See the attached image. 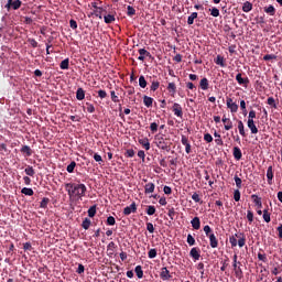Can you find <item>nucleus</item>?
Masks as SVG:
<instances>
[{"label":"nucleus","mask_w":282,"mask_h":282,"mask_svg":"<svg viewBox=\"0 0 282 282\" xmlns=\"http://www.w3.org/2000/svg\"><path fill=\"white\" fill-rule=\"evenodd\" d=\"M65 191L69 199H83L87 195V186L83 183H65Z\"/></svg>","instance_id":"f257e3e1"},{"label":"nucleus","mask_w":282,"mask_h":282,"mask_svg":"<svg viewBox=\"0 0 282 282\" xmlns=\"http://www.w3.org/2000/svg\"><path fill=\"white\" fill-rule=\"evenodd\" d=\"M229 243L231 245V248H237V245L239 248H243L246 246V234H235L229 237Z\"/></svg>","instance_id":"f03ea898"},{"label":"nucleus","mask_w":282,"mask_h":282,"mask_svg":"<svg viewBox=\"0 0 282 282\" xmlns=\"http://www.w3.org/2000/svg\"><path fill=\"white\" fill-rule=\"evenodd\" d=\"M226 106L227 109L230 110V113H237L239 111V105L230 97L226 98Z\"/></svg>","instance_id":"7ed1b4c3"},{"label":"nucleus","mask_w":282,"mask_h":282,"mask_svg":"<svg viewBox=\"0 0 282 282\" xmlns=\"http://www.w3.org/2000/svg\"><path fill=\"white\" fill-rule=\"evenodd\" d=\"M158 147L162 150V151H171V144L169 143V139H164V138H160L158 141Z\"/></svg>","instance_id":"20e7f679"},{"label":"nucleus","mask_w":282,"mask_h":282,"mask_svg":"<svg viewBox=\"0 0 282 282\" xmlns=\"http://www.w3.org/2000/svg\"><path fill=\"white\" fill-rule=\"evenodd\" d=\"M172 111H173L174 116H176V118H184V111L182 109V105L174 102V105L172 107Z\"/></svg>","instance_id":"39448f33"},{"label":"nucleus","mask_w":282,"mask_h":282,"mask_svg":"<svg viewBox=\"0 0 282 282\" xmlns=\"http://www.w3.org/2000/svg\"><path fill=\"white\" fill-rule=\"evenodd\" d=\"M236 80H237L238 85H241L242 87H248V85H250V79L248 78V76L242 77L241 73H238L236 75Z\"/></svg>","instance_id":"423d86ee"},{"label":"nucleus","mask_w":282,"mask_h":282,"mask_svg":"<svg viewBox=\"0 0 282 282\" xmlns=\"http://www.w3.org/2000/svg\"><path fill=\"white\" fill-rule=\"evenodd\" d=\"M131 213H138V205L135 204V202L131 203L130 206H127L123 209V215H126V216L131 215Z\"/></svg>","instance_id":"0eeeda50"},{"label":"nucleus","mask_w":282,"mask_h":282,"mask_svg":"<svg viewBox=\"0 0 282 282\" xmlns=\"http://www.w3.org/2000/svg\"><path fill=\"white\" fill-rule=\"evenodd\" d=\"M160 278L162 281H170L171 280V271L166 267L161 269Z\"/></svg>","instance_id":"6e6552de"},{"label":"nucleus","mask_w":282,"mask_h":282,"mask_svg":"<svg viewBox=\"0 0 282 282\" xmlns=\"http://www.w3.org/2000/svg\"><path fill=\"white\" fill-rule=\"evenodd\" d=\"M21 0H8L6 8H13V10H19V8H21Z\"/></svg>","instance_id":"1a4fd4ad"},{"label":"nucleus","mask_w":282,"mask_h":282,"mask_svg":"<svg viewBox=\"0 0 282 282\" xmlns=\"http://www.w3.org/2000/svg\"><path fill=\"white\" fill-rule=\"evenodd\" d=\"M209 239L210 248H218L219 247V240H217V236H215V232L207 236Z\"/></svg>","instance_id":"9d476101"},{"label":"nucleus","mask_w":282,"mask_h":282,"mask_svg":"<svg viewBox=\"0 0 282 282\" xmlns=\"http://www.w3.org/2000/svg\"><path fill=\"white\" fill-rule=\"evenodd\" d=\"M189 257H192L194 261H199V258L202 257L199 249L196 247L192 248L189 251Z\"/></svg>","instance_id":"9b49d317"},{"label":"nucleus","mask_w":282,"mask_h":282,"mask_svg":"<svg viewBox=\"0 0 282 282\" xmlns=\"http://www.w3.org/2000/svg\"><path fill=\"white\" fill-rule=\"evenodd\" d=\"M221 122L225 124V131H230V129H232V120L227 118L226 115L223 116Z\"/></svg>","instance_id":"f8f14e48"},{"label":"nucleus","mask_w":282,"mask_h":282,"mask_svg":"<svg viewBox=\"0 0 282 282\" xmlns=\"http://www.w3.org/2000/svg\"><path fill=\"white\" fill-rule=\"evenodd\" d=\"M20 152L24 155V158H31V155L34 153L30 145H22Z\"/></svg>","instance_id":"ddd939ff"},{"label":"nucleus","mask_w":282,"mask_h":282,"mask_svg":"<svg viewBox=\"0 0 282 282\" xmlns=\"http://www.w3.org/2000/svg\"><path fill=\"white\" fill-rule=\"evenodd\" d=\"M199 88L203 91H208V89L210 88V84L208 83V78L204 77V78L200 79Z\"/></svg>","instance_id":"4468645a"},{"label":"nucleus","mask_w":282,"mask_h":282,"mask_svg":"<svg viewBox=\"0 0 282 282\" xmlns=\"http://www.w3.org/2000/svg\"><path fill=\"white\" fill-rule=\"evenodd\" d=\"M139 54L140 56L138 57V61H144L145 57L151 58V53L145 48H140Z\"/></svg>","instance_id":"2eb2a0df"},{"label":"nucleus","mask_w":282,"mask_h":282,"mask_svg":"<svg viewBox=\"0 0 282 282\" xmlns=\"http://www.w3.org/2000/svg\"><path fill=\"white\" fill-rule=\"evenodd\" d=\"M192 224V228H194V230H199L202 228V220H199V217H194L191 220Z\"/></svg>","instance_id":"dca6fc26"},{"label":"nucleus","mask_w":282,"mask_h":282,"mask_svg":"<svg viewBox=\"0 0 282 282\" xmlns=\"http://www.w3.org/2000/svg\"><path fill=\"white\" fill-rule=\"evenodd\" d=\"M144 193L145 195H151V193H155V184L147 183L144 186Z\"/></svg>","instance_id":"f3484780"},{"label":"nucleus","mask_w":282,"mask_h":282,"mask_svg":"<svg viewBox=\"0 0 282 282\" xmlns=\"http://www.w3.org/2000/svg\"><path fill=\"white\" fill-rule=\"evenodd\" d=\"M247 127L250 129L251 133L256 135V133H259V128H257V124H254V121H247Z\"/></svg>","instance_id":"a211bd4d"},{"label":"nucleus","mask_w":282,"mask_h":282,"mask_svg":"<svg viewBox=\"0 0 282 282\" xmlns=\"http://www.w3.org/2000/svg\"><path fill=\"white\" fill-rule=\"evenodd\" d=\"M267 180L268 184H272V180H274V171L272 169V165H270L267 170Z\"/></svg>","instance_id":"6ab92c4d"},{"label":"nucleus","mask_w":282,"mask_h":282,"mask_svg":"<svg viewBox=\"0 0 282 282\" xmlns=\"http://www.w3.org/2000/svg\"><path fill=\"white\" fill-rule=\"evenodd\" d=\"M139 144H141V147L145 149V151H149L151 149V142H149V139L147 138L139 139Z\"/></svg>","instance_id":"aec40b11"},{"label":"nucleus","mask_w":282,"mask_h":282,"mask_svg":"<svg viewBox=\"0 0 282 282\" xmlns=\"http://www.w3.org/2000/svg\"><path fill=\"white\" fill-rule=\"evenodd\" d=\"M232 155L235 160H238V161L241 160V158H243V153H241V149L239 147L234 148Z\"/></svg>","instance_id":"412c9836"},{"label":"nucleus","mask_w":282,"mask_h":282,"mask_svg":"<svg viewBox=\"0 0 282 282\" xmlns=\"http://www.w3.org/2000/svg\"><path fill=\"white\" fill-rule=\"evenodd\" d=\"M167 91L171 94V96H175V94H177V86L175 83H169Z\"/></svg>","instance_id":"4be33fe9"},{"label":"nucleus","mask_w":282,"mask_h":282,"mask_svg":"<svg viewBox=\"0 0 282 282\" xmlns=\"http://www.w3.org/2000/svg\"><path fill=\"white\" fill-rule=\"evenodd\" d=\"M215 63H216V65H219L220 67H226V59L221 55H217Z\"/></svg>","instance_id":"5701e85b"},{"label":"nucleus","mask_w":282,"mask_h":282,"mask_svg":"<svg viewBox=\"0 0 282 282\" xmlns=\"http://www.w3.org/2000/svg\"><path fill=\"white\" fill-rule=\"evenodd\" d=\"M238 130L240 135H242V138H246V127L243 126V121L238 120Z\"/></svg>","instance_id":"b1692460"},{"label":"nucleus","mask_w":282,"mask_h":282,"mask_svg":"<svg viewBox=\"0 0 282 282\" xmlns=\"http://www.w3.org/2000/svg\"><path fill=\"white\" fill-rule=\"evenodd\" d=\"M264 12L270 14V17H274V14H276V9L274 6L270 4L269 7L264 8Z\"/></svg>","instance_id":"393cba45"},{"label":"nucleus","mask_w":282,"mask_h":282,"mask_svg":"<svg viewBox=\"0 0 282 282\" xmlns=\"http://www.w3.org/2000/svg\"><path fill=\"white\" fill-rule=\"evenodd\" d=\"M215 142L218 147H224V140H221V134H218L217 131L214 132Z\"/></svg>","instance_id":"a878e982"},{"label":"nucleus","mask_w":282,"mask_h":282,"mask_svg":"<svg viewBox=\"0 0 282 282\" xmlns=\"http://www.w3.org/2000/svg\"><path fill=\"white\" fill-rule=\"evenodd\" d=\"M143 104L149 108L153 107V98L147 95L143 96Z\"/></svg>","instance_id":"bb28decb"},{"label":"nucleus","mask_w":282,"mask_h":282,"mask_svg":"<svg viewBox=\"0 0 282 282\" xmlns=\"http://www.w3.org/2000/svg\"><path fill=\"white\" fill-rule=\"evenodd\" d=\"M25 175H29V177H34V175H36V172L34 171V167L32 166H26V169L24 170Z\"/></svg>","instance_id":"cd10ccee"},{"label":"nucleus","mask_w":282,"mask_h":282,"mask_svg":"<svg viewBox=\"0 0 282 282\" xmlns=\"http://www.w3.org/2000/svg\"><path fill=\"white\" fill-rule=\"evenodd\" d=\"M134 272L138 279H142L144 276V271L142 270V265H137Z\"/></svg>","instance_id":"c85d7f7f"},{"label":"nucleus","mask_w":282,"mask_h":282,"mask_svg":"<svg viewBox=\"0 0 282 282\" xmlns=\"http://www.w3.org/2000/svg\"><path fill=\"white\" fill-rule=\"evenodd\" d=\"M22 195H26L29 197H32V195H34V189L30 188V187H24L21 189Z\"/></svg>","instance_id":"c756f323"},{"label":"nucleus","mask_w":282,"mask_h":282,"mask_svg":"<svg viewBox=\"0 0 282 282\" xmlns=\"http://www.w3.org/2000/svg\"><path fill=\"white\" fill-rule=\"evenodd\" d=\"M77 100H85V90L83 88H78L76 91Z\"/></svg>","instance_id":"7c9ffc66"},{"label":"nucleus","mask_w":282,"mask_h":282,"mask_svg":"<svg viewBox=\"0 0 282 282\" xmlns=\"http://www.w3.org/2000/svg\"><path fill=\"white\" fill-rule=\"evenodd\" d=\"M104 21L107 24H111L113 21H116V17L113 14H107L104 17Z\"/></svg>","instance_id":"2f4dec72"},{"label":"nucleus","mask_w":282,"mask_h":282,"mask_svg":"<svg viewBox=\"0 0 282 282\" xmlns=\"http://www.w3.org/2000/svg\"><path fill=\"white\" fill-rule=\"evenodd\" d=\"M198 14L197 12H193L188 18H187V25H193L195 23V19H197Z\"/></svg>","instance_id":"473e14b6"},{"label":"nucleus","mask_w":282,"mask_h":282,"mask_svg":"<svg viewBox=\"0 0 282 282\" xmlns=\"http://www.w3.org/2000/svg\"><path fill=\"white\" fill-rule=\"evenodd\" d=\"M167 216L170 217V219L173 221V219H175V207H167Z\"/></svg>","instance_id":"72a5a7b5"},{"label":"nucleus","mask_w":282,"mask_h":282,"mask_svg":"<svg viewBox=\"0 0 282 282\" xmlns=\"http://www.w3.org/2000/svg\"><path fill=\"white\" fill-rule=\"evenodd\" d=\"M89 226H91V220L89 218H85L82 223V228H84V230H89Z\"/></svg>","instance_id":"f704fd0d"},{"label":"nucleus","mask_w":282,"mask_h":282,"mask_svg":"<svg viewBox=\"0 0 282 282\" xmlns=\"http://www.w3.org/2000/svg\"><path fill=\"white\" fill-rule=\"evenodd\" d=\"M252 10V4L250 1H246L242 6V11L243 12H251Z\"/></svg>","instance_id":"c9c22d12"},{"label":"nucleus","mask_w":282,"mask_h":282,"mask_svg":"<svg viewBox=\"0 0 282 282\" xmlns=\"http://www.w3.org/2000/svg\"><path fill=\"white\" fill-rule=\"evenodd\" d=\"M61 69H69V58H65L59 64Z\"/></svg>","instance_id":"e433bc0d"},{"label":"nucleus","mask_w":282,"mask_h":282,"mask_svg":"<svg viewBox=\"0 0 282 282\" xmlns=\"http://www.w3.org/2000/svg\"><path fill=\"white\" fill-rule=\"evenodd\" d=\"M234 271L236 279H241L243 276V270H241V267H237Z\"/></svg>","instance_id":"4c0bfd02"},{"label":"nucleus","mask_w":282,"mask_h":282,"mask_svg":"<svg viewBox=\"0 0 282 282\" xmlns=\"http://www.w3.org/2000/svg\"><path fill=\"white\" fill-rule=\"evenodd\" d=\"M151 91H158L160 89V82L158 80H152L151 86H150Z\"/></svg>","instance_id":"58836bf2"},{"label":"nucleus","mask_w":282,"mask_h":282,"mask_svg":"<svg viewBox=\"0 0 282 282\" xmlns=\"http://www.w3.org/2000/svg\"><path fill=\"white\" fill-rule=\"evenodd\" d=\"M139 87H141V89H145L147 87V79L144 78V75L139 77Z\"/></svg>","instance_id":"ea45409f"},{"label":"nucleus","mask_w":282,"mask_h":282,"mask_svg":"<svg viewBox=\"0 0 282 282\" xmlns=\"http://www.w3.org/2000/svg\"><path fill=\"white\" fill-rule=\"evenodd\" d=\"M240 109L242 111V116H248V109L246 108V100H240Z\"/></svg>","instance_id":"a19ab883"},{"label":"nucleus","mask_w":282,"mask_h":282,"mask_svg":"<svg viewBox=\"0 0 282 282\" xmlns=\"http://www.w3.org/2000/svg\"><path fill=\"white\" fill-rule=\"evenodd\" d=\"M267 104L270 106V107H273V109H276V100L274 99V97H269L267 99Z\"/></svg>","instance_id":"79ce46f5"},{"label":"nucleus","mask_w":282,"mask_h":282,"mask_svg":"<svg viewBox=\"0 0 282 282\" xmlns=\"http://www.w3.org/2000/svg\"><path fill=\"white\" fill-rule=\"evenodd\" d=\"M86 109L88 113H95L96 112V107H94V104L86 102Z\"/></svg>","instance_id":"37998d69"},{"label":"nucleus","mask_w":282,"mask_h":282,"mask_svg":"<svg viewBox=\"0 0 282 282\" xmlns=\"http://www.w3.org/2000/svg\"><path fill=\"white\" fill-rule=\"evenodd\" d=\"M192 199L196 203V204H203L204 202H202V197H199V195L197 194V192H195L192 195Z\"/></svg>","instance_id":"c03bdc74"},{"label":"nucleus","mask_w":282,"mask_h":282,"mask_svg":"<svg viewBox=\"0 0 282 282\" xmlns=\"http://www.w3.org/2000/svg\"><path fill=\"white\" fill-rule=\"evenodd\" d=\"M203 230H204L206 237H209L210 235L214 234L213 228H210V226H208V225H206V226L203 228Z\"/></svg>","instance_id":"a18cd8bd"},{"label":"nucleus","mask_w":282,"mask_h":282,"mask_svg":"<svg viewBox=\"0 0 282 282\" xmlns=\"http://www.w3.org/2000/svg\"><path fill=\"white\" fill-rule=\"evenodd\" d=\"M247 219L249 224H252V221H254V213H252V210H247Z\"/></svg>","instance_id":"49530a36"},{"label":"nucleus","mask_w":282,"mask_h":282,"mask_svg":"<svg viewBox=\"0 0 282 282\" xmlns=\"http://www.w3.org/2000/svg\"><path fill=\"white\" fill-rule=\"evenodd\" d=\"M74 169H76L75 161L70 162V164L67 165L66 171L67 173H74Z\"/></svg>","instance_id":"de8ad7c7"},{"label":"nucleus","mask_w":282,"mask_h":282,"mask_svg":"<svg viewBox=\"0 0 282 282\" xmlns=\"http://www.w3.org/2000/svg\"><path fill=\"white\" fill-rule=\"evenodd\" d=\"M47 204H50V198L44 197L40 203V208H47Z\"/></svg>","instance_id":"09e8293b"},{"label":"nucleus","mask_w":282,"mask_h":282,"mask_svg":"<svg viewBox=\"0 0 282 282\" xmlns=\"http://www.w3.org/2000/svg\"><path fill=\"white\" fill-rule=\"evenodd\" d=\"M127 10H128L127 11L128 17H135V9L133 7L128 6Z\"/></svg>","instance_id":"8fccbe9b"},{"label":"nucleus","mask_w":282,"mask_h":282,"mask_svg":"<svg viewBox=\"0 0 282 282\" xmlns=\"http://www.w3.org/2000/svg\"><path fill=\"white\" fill-rule=\"evenodd\" d=\"M251 199H253V203L256 204V206L261 205V197H258L257 194H252Z\"/></svg>","instance_id":"3c124183"},{"label":"nucleus","mask_w":282,"mask_h":282,"mask_svg":"<svg viewBox=\"0 0 282 282\" xmlns=\"http://www.w3.org/2000/svg\"><path fill=\"white\" fill-rule=\"evenodd\" d=\"M148 257H149V259H155V257H158V250L150 249V251L148 252Z\"/></svg>","instance_id":"603ef678"},{"label":"nucleus","mask_w":282,"mask_h":282,"mask_svg":"<svg viewBox=\"0 0 282 282\" xmlns=\"http://www.w3.org/2000/svg\"><path fill=\"white\" fill-rule=\"evenodd\" d=\"M263 220L267 223V224H270L271 221V218H270V214L268 213V209H264L263 210Z\"/></svg>","instance_id":"864d4df0"},{"label":"nucleus","mask_w":282,"mask_h":282,"mask_svg":"<svg viewBox=\"0 0 282 282\" xmlns=\"http://www.w3.org/2000/svg\"><path fill=\"white\" fill-rule=\"evenodd\" d=\"M110 98H111L112 102H120V99L116 95V90L110 91Z\"/></svg>","instance_id":"5fc2aeb1"},{"label":"nucleus","mask_w":282,"mask_h":282,"mask_svg":"<svg viewBox=\"0 0 282 282\" xmlns=\"http://www.w3.org/2000/svg\"><path fill=\"white\" fill-rule=\"evenodd\" d=\"M88 217H96V205L88 209Z\"/></svg>","instance_id":"6e6d98bb"},{"label":"nucleus","mask_w":282,"mask_h":282,"mask_svg":"<svg viewBox=\"0 0 282 282\" xmlns=\"http://www.w3.org/2000/svg\"><path fill=\"white\" fill-rule=\"evenodd\" d=\"M209 12H210L212 17H215V18L219 17V9H217L215 7L209 9Z\"/></svg>","instance_id":"4d7b16f0"},{"label":"nucleus","mask_w":282,"mask_h":282,"mask_svg":"<svg viewBox=\"0 0 282 282\" xmlns=\"http://www.w3.org/2000/svg\"><path fill=\"white\" fill-rule=\"evenodd\" d=\"M147 230L150 232V235H153V232H155V227H153L152 223H147Z\"/></svg>","instance_id":"13d9d810"},{"label":"nucleus","mask_w":282,"mask_h":282,"mask_svg":"<svg viewBox=\"0 0 282 282\" xmlns=\"http://www.w3.org/2000/svg\"><path fill=\"white\" fill-rule=\"evenodd\" d=\"M107 226H116V218L113 216L107 218Z\"/></svg>","instance_id":"bf43d9fd"},{"label":"nucleus","mask_w":282,"mask_h":282,"mask_svg":"<svg viewBox=\"0 0 282 282\" xmlns=\"http://www.w3.org/2000/svg\"><path fill=\"white\" fill-rule=\"evenodd\" d=\"M187 243L188 246H195V238L191 234L187 235Z\"/></svg>","instance_id":"052dcab7"},{"label":"nucleus","mask_w":282,"mask_h":282,"mask_svg":"<svg viewBox=\"0 0 282 282\" xmlns=\"http://www.w3.org/2000/svg\"><path fill=\"white\" fill-rule=\"evenodd\" d=\"M154 213H155V206H153V205L148 206V208H147V215L151 216V215H153Z\"/></svg>","instance_id":"680f3d73"},{"label":"nucleus","mask_w":282,"mask_h":282,"mask_svg":"<svg viewBox=\"0 0 282 282\" xmlns=\"http://www.w3.org/2000/svg\"><path fill=\"white\" fill-rule=\"evenodd\" d=\"M237 188H241L242 181L238 175L234 177Z\"/></svg>","instance_id":"e2e57ef3"},{"label":"nucleus","mask_w":282,"mask_h":282,"mask_svg":"<svg viewBox=\"0 0 282 282\" xmlns=\"http://www.w3.org/2000/svg\"><path fill=\"white\" fill-rule=\"evenodd\" d=\"M158 127L159 124L156 122H152L150 124V131H152V133H158Z\"/></svg>","instance_id":"0e129e2a"},{"label":"nucleus","mask_w":282,"mask_h":282,"mask_svg":"<svg viewBox=\"0 0 282 282\" xmlns=\"http://www.w3.org/2000/svg\"><path fill=\"white\" fill-rule=\"evenodd\" d=\"M276 55L274 54H267L263 56V61H275Z\"/></svg>","instance_id":"69168bd1"},{"label":"nucleus","mask_w":282,"mask_h":282,"mask_svg":"<svg viewBox=\"0 0 282 282\" xmlns=\"http://www.w3.org/2000/svg\"><path fill=\"white\" fill-rule=\"evenodd\" d=\"M254 118H257V111L250 110L249 116H248V120L254 121Z\"/></svg>","instance_id":"338daca9"},{"label":"nucleus","mask_w":282,"mask_h":282,"mask_svg":"<svg viewBox=\"0 0 282 282\" xmlns=\"http://www.w3.org/2000/svg\"><path fill=\"white\" fill-rule=\"evenodd\" d=\"M124 155L127 158H133L135 155V151L133 149H129L126 151Z\"/></svg>","instance_id":"774afa93"}]
</instances>
